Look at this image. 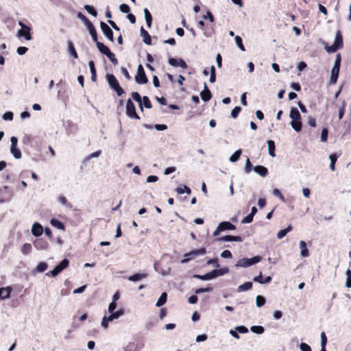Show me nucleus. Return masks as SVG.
<instances>
[{"instance_id": "obj_34", "label": "nucleus", "mask_w": 351, "mask_h": 351, "mask_svg": "<svg viewBox=\"0 0 351 351\" xmlns=\"http://www.w3.org/2000/svg\"><path fill=\"white\" fill-rule=\"evenodd\" d=\"M242 154L241 149L237 150L230 158V160L232 162H237Z\"/></svg>"}, {"instance_id": "obj_13", "label": "nucleus", "mask_w": 351, "mask_h": 351, "mask_svg": "<svg viewBox=\"0 0 351 351\" xmlns=\"http://www.w3.org/2000/svg\"><path fill=\"white\" fill-rule=\"evenodd\" d=\"M12 291L11 287H1L0 288V299L5 300L10 297V294Z\"/></svg>"}, {"instance_id": "obj_37", "label": "nucleus", "mask_w": 351, "mask_h": 351, "mask_svg": "<svg viewBox=\"0 0 351 351\" xmlns=\"http://www.w3.org/2000/svg\"><path fill=\"white\" fill-rule=\"evenodd\" d=\"M31 251H32L31 244L25 243L23 245L22 248H21V252L23 254L27 255V254H29L31 252Z\"/></svg>"}, {"instance_id": "obj_6", "label": "nucleus", "mask_w": 351, "mask_h": 351, "mask_svg": "<svg viewBox=\"0 0 351 351\" xmlns=\"http://www.w3.org/2000/svg\"><path fill=\"white\" fill-rule=\"evenodd\" d=\"M135 80L136 83L139 84H144L147 83L148 82V79L146 76L145 72L142 64H139L138 66L137 74L135 76Z\"/></svg>"}, {"instance_id": "obj_9", "label": "nucleus", "mask_w": 351, "mask_h": 351, "mask_svg": "<svg viewBox=\"0 0 351 351\" xmlns=\"http://www.w3.org/2000/svg\"><path fill=\"white\" fill-rule=\"evenodd\" d=\"M69 261L66 258H64L53 270L50 271L51 276H56L60 273L64 269L69 266Z\"/></svg>"}, {"instance_id": "obj_2", "label": "nucleus", "mask_w": 351, "mask_h": 351, "mask_svg": "<svg viewBox=\"0 0 351 351\" xmlns=\"http://www.w3.org/2000/svg\"><path fill=\"white\" fill-rule=\"evenodd\" d=\"M106 80L110 87L116 91L118 96H121L124 93L123 89L121 87L118 80L113 74H107Z\"/></svg>"}, {"instance_id": "obj_32", "label": "nucleus", "mask_w": 351, "mask_h": 351, "mask_svg": "<svg viewBox=\"0 0 351 351\" xmlns=\"http://www.w3.org/2000/svg\"><path fill=\"white\" fill-rule=\"evenodd\" d=\"M132 97L134 100H135L136 101H137L138 103L141 110L143 111V104H142V99L143 98L141 97L140 94L137 92H133L132 93Z\"/></svg>"}, {"instance_id": "obj_3", "label": "nucleus", "mask_w": 351, "mask_h": 351, "mask_svg": "<svg viewBox=\"0 0 351 351\" xmlns=\"http://www.w3.org/2000/svg\"><path fill=\"white\" fill-rule=\"evenodd\" d=\"M261 261V257L256 256L253 258H243L239 259L236 263V267H247L259 263Z\"/></svg>"}, {"instance_id": "obj_51", "label": "nucleus", "mask_w": 351, "mask_h": 351, "mask_svg": "<svg viewBox=\"0 0 351 351\" xmlns=\"http://www.w3.org/2000/svg\"><path fill=\"white\" fill-rule=\"evenodd\" d=\"M184 81H185V77L183 75H180L178 76V83L179 86H180L181 91H185V88L183 86Z\"/></svg>"}, {"instance_id": "obj_33", "label": "nucleus", "mask_w": 351, "mask_h": 351, "mask_svg": "<svg viewBox=\"0 0 351 351\" xmlns=\"http://www.w3.org/2000/svg\"><path fill=\"white\" fill-rule=\"evenodd\" d=\"M269 154L274 157L275 156V143L272 140L267 141Z\"/></svg>"}, {"instance_id": "obj_30", "label": "nucleus", "mask_w": 351, "mask_h": 351, "mask_svg": "<svg viewBox=\"0 0 351 351\" xmlns=\"http://www.w3.org/2000/svg\"><path fill=\"white\" fill-rule=\"evenodd\" d=\"M167 299V293H165V292L162 293L161 294V295L160 296V298H158V300L156 304V306L158 307L162 306L163 304H165L166 303Z\"/></svg>"}, {"instance_id": "obj_26", "label": "nucleus", "mask_w": 351, "mask_h": 351, "mask_svg": "<svg viewBox=\"0 0 351 351\" xmlns=\"http://www.w3.org/2000/svg\"><path fill=\"white\" fill-rule=\"evenodd\" d=\"M88 65L90 67V73H91V80L93 82L97 80V74H96V69L95 66V63L93 60L89 61Z\"/></svg>"}, {"instance_id": "obj_53", "label": "nucleus", "mask_w": 351, "mask_h": 351, "mask_svg": "<svg viewBox=\"0 0 351 351\" xmlns=\"http://www.w3.org/2000/svg\"><path fill=\"white\" fill-rule=\"evenodd\" d=\"M346 277H347V280H346V286L348 288H350L351 287V270L350 269H348L346 271Z\"/></svg>"}, {"instance_id": "obj_24", "label": "nucleus", "mask_w": 351, "mask_h": 351, "mask_svg": "<svg viewBox=\"0 0 351 351\" xmlns=\"http://www.w3.org/2000/svg\"><path fill=\"white\" fill-rule=\"evenodd\" d=\"M300 247L301 249V256L302 257H308L309 256V251L307 249L306 243L304 241H301L300 242Z\"/></svg>"}, {"instance_id": "obj_40", "label": "nucleus", "mask_w": 351, "mask_h": 351, "mask_svg": "<svg viewBox=\"0 0 351 351\" xmlns=\"http://www.w3.org/2000/svg\"><path fill=\"white\" fill-rule=\"evenodd\" d=\"M330 168L332 171H334L335 170V162L337 160V156H336V154H331L330 156Z\"/></svg>"}, {"instance_id": "obj_60", "label": "nucleus", "mask_w": 351, "mask_h": 351, "mask_svg": "<svg viewBox=\"0 0 351 351\" xmlns=\"http://www.w3.org/2000/svg\"><path fill=\"white\" fill-rule=\"evenodd\" d=\"M221 256L223 258H231L232 256L230 250H226L221 252Z\"/></svg>"}, {"instance_id": "obj_20", "label": "nucleus", "mask_w": 351, "mask_h": 351, "mask_svg": "<svg viewBox=\"0 0 351 351\" xmlns=\"http://www.w3.org/2000/svg\"><path fill=\"white\" fill-rule=\"evenodd\" d=\"M97 47L98 50L103 54L106 56H108V54L111 52L110 49L106 46L104 43L98 41L96 43Z\"/></svg>"}, {"instance_id": "obj_23", "label": "nucleus", "mask_w": 351, "mask_h": 351, "mask_svg": "<svg viewBox=\"0 0 351 351\" xmlns=\"http://www.w3.org/2000/svg\"><path fill=\"white\" fill-rule=\"evenodd\" d=\"M124 313V311L123 309H119L117 311H115L114 313H110L109 316H104L106 317V319L108 320V322H111L114 319L119 318L120 316H121Z\"/></svg>"}, {"instance_id": "obj_4", "label": "nucleus", "mask_w": 351, "mask_h": 351, "mask_svg": "<svg viewBox=\"0 0 351 351\" xmlns=\"http://www.w3.org/2000/svg\"><path fill=\"white\" fill-rule=\"evenodd\" d=\"M126 114L131 119H140V117L136 112L135 105L131 99H128L126 102Z\"/></svg>"}, {"instance_id": "obj_25", "label": "nucleus", "mask_w": 351, "mask_h": 351, "mask_svg": "<svg viewBox=\"0 0 351 351\" xmlns=\"http://www.w3.org/2000/svg\"><path fill=\"white\" fill-rule=\"evenodd\" d=\"M289 117L292 120L301 119V114L296 108H291Z\"/></svg>"}, {"instance_id": "obj_15", "label": "nucleus", "mask_w": 351, "mask_h": 351, "mask_svg": "<svg viewBox=\"0 0 351 351\" xmlns=\"http://www.w3.org/2000/svg\"><path fill=\"white\" fill-rule=\"evenodd\" d=\"M200 96L204 101H208L211 99L212 94L210 90L208 89L206 84H204V89L203 91L201 92Z\"/></svg>"}, {"instance_id": "obj_14", "label": "nucleus", "mask_w": 351, "mask_h": 351, "mask_svg": "<svg viewBox=\"0 0 351 351\" xmlns=\"http://www.w3.org/2000/svg\"><path fill=\"white\" fill-rule=\"evenodd\" d=\"M43 232V226L38 222H35L32 227V233L36 237L40 236Z\"/></svg>"}, {"instance_id": "obj_55", "label": "nucleus", "mask_w": 351, "mask_h": 351, "mask_svg": "<svg viewBox=\"0 0 351 351\" xmlns=\"http://www.w3.org/2000/svg\"><path fill=\"white\" fill-rule=\"evenodd\" d=\"M252 169V165L250 160L249 158H247L245 167V171L246 173H249L251 172Z\"/></svg>"}, {"instance_id": "obj_50", "label": "nucleus", "mask_w": 351, "mask_h": 351, "mask_svg": "<svg viewBox=\"0 0 351 351\" xmlns=\"http://www.w3.org/2000/svg\"><path fill=\"white\" fill-rule=\"evenodd\" d=\"M328 130L326 128H324L321 134V141L322 142H326L328 140Z\"/></svg>"}, {"instance_id": "obj_44", "label": "nucleus", "mask_w": 351, "mask_h": 351, "mask_svg": "<svg viewBox=\"0 0 351 351\" xmlns=\"http://www.w3.org/2000/svg\"><path fill=\"white\" fill-rule=\"evenodd\" d=\"M84 9L92 16H97V12L93 6L89 5H85Z\"/></svg>"}, {"instance_id": "obj_39", "label": "nucleus", "mask_w": 351, "mask_h": 351, "mask_svg": "<svg viewBox=\"0 0 351 351\" xmlns=\"http://www.w3.org/2000/svg\"><path fill=\"white\" fill-rule=\"evenodd\" d=\"M69 49L70 54L71 56H73L74 57V58H78L77 53V51L74 47V45L71 41L69 42Z\"/></svg>"}, {"instance_id": "obj_28", "label": "nucleus", "mask_w": 351, "mask_h": 351, "mask_svg": "<svg viewBox=\"0 0 351 351\" xmlns=\"http://www.w3.org/2000/svg\"><path fill=\"white\" fill-rule=\"evenodd\" d=\"M144 13L147 25L150 28L152 23V16L147 8L144 9Z\"/></svg>"}, {"instance_id": "obj_27", "label": "nucleus", "mask_w": 351, "mask_h": 351, "mask_svg": "<svg viewBox=\"0 0 351 351\" xmlns=\"http://www.w3.org/2000/svg\"><path fill=\"white\" fill-rule=\"evenodd\" d=\"M291 125L296 132L301 131L302 126L301 119L292 120L291 121Z\"/></svg>"}, {"instance_id": "obj_56", "label": "nucleus", "mask_w": 351, "mask_h": 351, "mask_svg": "<svg viewBox=\"0 0 351 351\" xmlns=\"http://www.w3.org/2000/svg\"><path fill=\"white\" fill-rule=\"evenodd\" d=\"M273 194L279 197L282 201L285 202V197L283 196V195L281 193V192L280 191V190H278V189H274L273 190Z\"/></svg>"}, {"instance_id": "obj_29", "label": "nucleus", "mask_w": 351, "mask_h": 351, "mask_svg": "<svg viewBox=\"0 0 351 351\" xmlns=\"http://www.w3.org/2000/svg\"><path fill=\"white\" fill-rule=\"evenodd\" d=\"M50 223L53 227H56L58 229L64 230L65 228L64 223L55 218L51 219Z\"/></svg>"}, {"instance_id": "obj_16", "label": "nucleus", "mask_w": 351, "mask_h": 351, "mask_svg": "<svg viewBox=\"0 0 351 351\" xmlns=\"http://www.w3.org/2000/svg\"><path fill=\"white\" fill-rule=\"evenodd\" d=\"M217 241H238L241 242L243 241L241 237L240 236H232V235H226L217 239Z\"/></svg>"}, {"instance_id": "obj_18", "label": "nucleus", "mask_w": 351, "mask_h": 351, "mask_svg": "<svg viewBox=\"0 0 351 351\" xmlns=\"http://www.w3.org/2000/svg\"><path fill=\"white\" fill-rule=\"evenodd\" d=\"M254 171L262 177H265L268 174L267 169L262 165H256L253 168Z\"/></svg>"}, {"instance_id": "obj_46", "label": "nucleus", "mask_w": 351, "mask_h": 351, "mask_svg": "<svg viewBox=\"0 0 351 351\" xmlns=\"http://www.w3.org/2000/svg\"><path fill=\"white\" fill-rule=\"evenodd\" d=\"M143 103L146 108L150 109L152 108V104L148 97L144 96L142 99V104Z\"/></svg>"}, {"instance_id": "obj_52", "label": "nucleus", "mask_w": 351, "mask_h": 351, "mask_svg": "<svg viewBox=\"0 0 351 351\" xmlns=\"http://www.w3.org/2000/svg\"><path fill=\"white\" fill-rule=\"evenodd\" d=\"M202 19L204 20L208 19L210 23H213L215 21L214 16L210 11H208L206 14L203 15Z\"/></svg>"}, {"instance_id": "obj_47", "label": "nucleus", "mask_w": 351, "mask_h": 351, "mask_svg": "<svg viewBox=\"0 0 351 351\" xmlns=\"http://www.w3.org/2000/svg\"><path fill=\"white\" fill-rule=\"evenodd\" d=\"M346 107V103L345 101H343L342 102L341 107L339 110L338 117H339V120H341L343 118V115H344Z\"/></svg>"}, {"instance_id": "obj_36", "label": "nucleus", "mask_w": 351, "mask_h": 351, "mask_svg": "<svg viewBox=\"0 0 351 351\" xmlns=\"http://www.w3.org/2000/svg\"><path fill=\"white\" fill-rule=\"evenodd\" d=\"M251 331L256 334H263L265 331V329L261 326H253L250 328Z\"/></svg>"}, {"instance_id": "obj_43", "label": "nucleus", "mask_w": 351, "mask_h": 351, "mask_svg": "<svg viewBox=\"0 0 351 351\" xmlns=\"http://www.w3.org/2000/svg\"><path fill=\"white\" fill-rule=\"evenodd\" d=\"M34 138L30 134H25L23 138V143L25 145H31Z\"/></svg>"}, {"instance_id": "obj_19", "label": "nucleus", "mask_w": 351, "mask_h": 351, "mask_svg": "<svg viewBox=\"0 0 351 351\" xmlns=\"http://www.w3.org/2000/svg\"><path fill=\"white\" fill-rule=\"evenodd\" d=\"M141 36L143 38V42L146 45H150L152 44L151 36L143 27H141Z\"/></svg>"}, {"instance_id": "obj_63", "label": "nucleus", "mask_w": 351, "mask_h": 351, "mask_svg": "<svg viewBox=\"0 0 351 351\" xmlns=\"http://www.w3.org/2000/svg\"><path fill=\"white\" fill-rule=\"evenodd\" d=\"M235 330L237 332L242 333V334L247 333L248 332V329L244 326H237L235 328Z\"/></svg>"}, {"instance_id": "obj_35", "label": "nucleus", "mask_w": 351, "mask_h": 351, "mask_svg": "<svg viewBox=\"0 0 351 351\" xmlns=\"http://www.w3.org/2000/svg\"><path fill=\"white\" fill-rule=\"evenodd\" d=\"M176 191L178 194H183L184 193L191 194V189L187 186H184L183 187L179 186L176 189Z\"/></svg>"}, {"instance_id": "obj_1", "label": "nucleus", "mask_w": 351, "mask_h": 351, "mask_svg": "<svg viewBox=\"0 0 351 351\" xmlns=\"http://www.w3.org/2000/svg\"><path fill=\"white\" fill-rule=\"evenodd\" d=\"M343 42L341 33L339 30L336 32L335 43L331 46H326L325 49L328 53H334L343 47Z\"/></svg>"}, {"instance_id": "obj_48", "label": "nucleus", "mask_w": 351, "mask_h": 351, "mask_svg": "<svg viewBox=\"0 0 351 351\" xmlns=\"http://www.w3.org/2000/svg\"><path fill=\"white\" fill-rule=\"evenodd\" d=\"M241 111V108L240 106L234 107L231 112L232 117L234 119H236L238 117V115Z\"/></svg>"}, {"instance_id": "obj_54", "label": "nucleus", "mask_w": 351, "mask_h": 351, "mask_svg": "<svg viewBox=\"0 0 351 351\" xmlns=\"http://www.w3.org/2000/svg\"><path fill=\"white\" fill-rule=\"evenodd\" d=\"M108 59L110 60V62L114 64V65H117L118 64V60L117 59V58L115 57V55L112 53V52H110L108 56H106Z\"/></svg>"}, {"instance_id": "obj_62", "label": "nucleus", "mask_w": 351, "mask_h": 351, "mask_svg": "<svg viewBox=\"0 0 351 351\" xmlns=\"http://www.w3.org/2000/svg\"><path fill=\"white\" fill-rule=\"evenodd\" d=\"M254 216L251 214H249L245 217H244L242 220V223H249L253 221Z\"/></svg>"}, {"instance_id": "obj_22", "label": "nucleus", "mask_w": 351, "mask_h": 351, "mask_svg": "<svg viewBox=\"0 0 351 351\" xmlns=\"http://www.w3.org/2000/svg\"><path fill=\"white\" fill-rule=\"evenodd\" d=\"M147 274L146 273L139 274L136 273L128 277L130 281L136 282L143 280L147 278Z\"/></svg>"}, {"instance_id": "obj_21", "label": "nucleus", "mask_w": 351, "mask_h": 351, "mask_svg": "<svg viewBox=\"0 0 351 351\" xmlns=\"http://www.w3.org/2000/svg\"><path fill=\"white\" fill-rule=\"evenodd\" d=\"M339 70H340L339 69H336V68L332 67V71H331V76H330V78L329 80V83L330 84H335L337 83L338 76H339Z\"/></svg>"}, {"instance_id": "obj_10", "label": "nucleus", "mask_w": 351, "mask_h": 351, "mask_svg": "<svg viewBox=\"0 0 351 351\" xmlns=\"http://www.w3.org/2000/svg\"><path fill=\"white\" fill-rule=\"evenodd\" d=\"M19 24L21 26V29L18 32V36L24 37L27 40H30L32 39L30 28L26 26L22 22H19Z\"/></svg>"}, {"instance_id": "obj_57", "label": "nucleus", "mask_w": 351, "mask_h": 351, "mask_svg": "<svg viewBox=\"0 0 351 351\" xmlns=\"http://www.w3.org/2000/svg\"><path fill=\"white\" fill-rule=\"evenodd\" d=\"M212 290H213V288L210 287H206V288H199V289L195 290V293L196 294H199V293H202L210 292Z\"/></svg>"}, {"instance_id": "obj_59", "label": "nucleus", "mask_w": 351, "mask_h": 351, "mask_svg": "<svg viewBox=\"0 0 351 351\" xmlns=\"http://www.w3.org/2000/svg\"><path fill=\"white\" fill-rule=\"evenodd\" d=\"M341 60V55L340 54H337V56H336V60H335L333 68H336V69H340Z\"/></svg>"}, {"instance_id": "obj_38", "label": "nucleus", "mask_w": 351, "mask_h": 351, "mask_svg": "<svg viewBox=\"0 0 351 351\" xmlns=\"http://www.w3.org/2000/svg\"><path fill=\"white\" fill-rule=\"evenodd\" d=\"M291 227L289 226V227H287V228L285 229H283V230H280L278 234H277V237L278 239H282L284 237L286 236V234L289 232L291 231Z\"/></svg>"}, {"instance_id": "obj_7", "label": "nucleus", "mask_w": 351, "mask_h": 351, "mask_svg": "<svg viewBox=\"0 0 351 351\" xmlns=\"http://www.w3.org/2000/svg\"><path fill=\"white\" fill-rule=\"evenodd\" d=\"M11 147H10V152L14 156V157L16 159H19L21 158V152L19 149L16 147L18 139L15 136H12L11 139Z\"/></svg>"}, {"instance_id": "obj_45", "label": "nucleus", "mask_w": 351, "mask_h": 351, "mask_svg": "<svg viewBox=\"0 0 351 351\" xmlns=\"http://www.w3.org/2000/svg\"><path fill=\"white\" fill-rule=\"evenodd\" d=\"M265 298L262 295H258L256 300V304L258 307H261L265 304Z\"/></svg>"}, {"instance_id": "obj_58", "label": "nucleus", "mask_w": 351, "mask_h": 351, "mask_svg": "<svg viewBox=\"0 0 351 351\" xmlns=\"http://www.w3.org/2000/svg\"><path fill=\"white\" fill-rule=\"evenodd\" d=\"M14 114L12 112H6L3 115V119L5 121H12L13 119Z\"/></svg>"}, {"instance_id": "obj_11", "label": "nucleus", "mask_w": 351, "mask_h": 351, "mask_svg": "<svg viewBox=\"0 0 351 351\" xmlns=\"http://www.w3.org/2000/svg\"><path fill=\"white\" fill-rule=\"evenodd\" d=\"M100 27L103 34L111 42H114L113 32L111 28L104 21L100 22Z\"/></svg>"}, {"instance_id": "obj_42", "label": "nucleus", "mask_w": 351, "mask_h": 351, "mask_svg": "<svg viewBox=\"0 0 351 351\" xmlns=\"http://www.w3.org/2000/svg\"><path fill=\"white\" fill-rule=\"evenodd\" d=\"M235 42L238 47L243 51H245V48L243 44L242 38L239 36H236Z\"/></svg>"}, {"instance_id": "obj_12", "label": "nucleus", "mask_w": 351, "mask_h": 351, "mask_svg": "<svg viewBox=\"0 0 351 351\" xmlns=\"http://www.w3.org/2000/svg\"><path fill=\"white\" fill-rule=\"evenodd\" d=\"M169 63L173 66H180L182 69H186L187 64L185 62V61L182 59H176V58H169Z\"/></svg>"}, {"instance_id": "obj_41", "label": "nucleus", "mask_w": 351, "mask_h": 351, "mask_svg": "<svg viewBox=\"0 0 351 351\" xmlns=\"http://www.w3.org/2000/svg\"><path fill=\"white\" fill-rule=\"evenodd\" d=\"M47 264L45 262H40L36 267V271L38 272H44L47 269Z\"/></svg>"}, {"instance_id": "obj_17", "label": "nucleus", "mask_w": 351, "mask_h": 351, "mask_svg": "<svg viewBox=\"0 0 351 351\" xmlns=\"http://www.w3.org/2000/svg\"><path fill=\"white\" fill-rule=\"evenodd\" d=\"M34 246L38 250H45L48 247V243L45 241L43 239H36L34 243Z\"/></svg>"}, {"instance_id": "obj_8", "label": "nucleus", "mask_w": 351, "mask_h": 351, "mask_svg": "<svg viewBox=\"0 0 351 351\" xmlns=\"http://www.w3.org/2000/svg\"><path fill=\"white\" fill-rule=\"evenodd\" d=\"M206 253V250L205 247H202L197 250H193L191 252L186 254L184 256L186 257L182 262L186 263L189 261L190 259L195 258L199 255H203Z\"/></svg>"}, {"instance_id": "obj_5", "label": "nucleus", "mask_w": 351, "mask_h": 351, "mask_svg": "<svg viewBox=\"0 0 351 351\" xmlns=\"http://www.w3.org/2000/svg\"><path fill=\"white\" fill-rule=\"evenodd\" d=\"M236 229V226L229 221L221 222L217 226V229L213 232V236L216 237L219 234L220 232L225 230H233Z\"/></svg>"}, {"instance_id": "obj_49", "label": "nucleus", "mask_w": 351, "mask_h": 351, "mask_svg": "<svg viewBox=\"0 0 351 351\" xmlns=\"http://www.w3.org/2000/svg\"><path fill=\"white\" fill-rule=\"evenodd\" d=\"M119 9L121 12L123 13L129 14L130 12V8L129 7L128 5L125 3L121 4L119 6Z\"/></svg>"}, {"instance_id": "obj_31", "label": "nucleus", "mask_w": 351, "mask_h": 351, "mask_svg": "<svg viewBox=\"0 0 351 351\" xmlns=\"http://www.w3.org/2000/svg\"><path fill=\"white\" fill-rule=\"evenodd\" d=\"M252 287V282H246L243 283V285H241L238 287V291H246L250 289H251Z\"/></svg>"}, {"instance_id": "obj_61", "label": "nucleus", "mask_w": 351, "mask_h": 351, "mask_svg": "<svg viewBox=\"0 0 351 351\" xmlns=\"http://www.w3.org/2000/svg\"><path fill=\"white\" fill-rule=\"evenodd\" d=\"M216 271H217V277H218V276H223V275L228 273L229 269L227 267H224V268H221L219 269H216Z\"/></svg>"}, {"instance_id": "obj_64", "label": "nucleus", "mask_w": 351, "mask_h": 351, "mask_svg": "<svg viewBox=\"0 0 351 351\" xmlns=\"http://www.w3.org/2000/svg\"><path fill=\"white\" fill-rule=\"evenodd\" d=\"M300 348L302 351H312L311 348L306 343H301Z\"/></svg>"}]
</instances>
